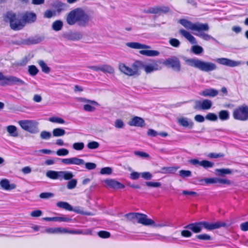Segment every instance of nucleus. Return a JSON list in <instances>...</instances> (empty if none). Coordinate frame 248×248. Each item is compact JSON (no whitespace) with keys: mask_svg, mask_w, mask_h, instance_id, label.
<instances>
[{"mask_svg":"<svg viewBox=\"0 0 248 248\" xmlns=\"http://www.w3.org/2000/svg\"><path fill=\"white\" fill-rule=\"evenodd\" d=\"M66 20L69 25L77 24L80 27H85L92 21V18L82 8H77L67 14Z\"/></svg>","mask_w":248,"mask_h":248,"instance_id":"1","label":"nucleus"},{"mask_svg":"<svg viewBox=\"0 0 248 248\" xmlns=\"http://www.w3.org/2000/svg\"><path fill=\"white\" fill-rule=\"evenodd\" d=\"M179 22L186 29L197 31V32L194 33V34L202 39L205 41L213 40L216 42L218 43V41L215 38L203 32L208 31L209 30V27L207 23L200 22L193 23L185 19H180Z\"/></svg>","mask_w":248,"mask_h":248,"instance_id":"2","label":"nucleus"},{"mask_svg":"<svg viewBox=\"0 0 248 248\" xmlns=\"http://www.w3.org/2000/svg\"><path fill=\"white\" fill-rule=\"evenodd\" d=\"M185 62L188 65L204 72H210L217 68V65L213 62L203 61L197 58L186 59Z\"/></svg>","mask_w":248,"mask_h":248,"instance_id":"3","label":"nucleus"},{"mask_svg":"<svg viewBox=\"0 0 248 248\" xmlns=\"http://www.w3.org/2000/svg\"><path fill=\"white\" fill-rule=\"evenodd\" d=\"M143 67L141 61H136L131 66V67L126 66L123 63H121L119 65V69L121 72L129 76L134 75H139V70Z\"/></svg>","mask_w":248,"mask_h":248,"instance_id":"4","label":"nucleus"},{"mask_svg":"<svg viewBox=\"0 0 248 248\" xmlns=\"http://www.w3.org/2000/svg\"><path fill=\"white\" fill-rule=\"evenodd\" d=\"M5 21H9L11 29L15 31L20 30L25 26L19 16L11 11L6 13Z\"/></svg>","mask_w":248,"mask_h":248,"instance_id":"5","label":"nucleus"},{"mask_svg":"<svg viewBox=\"0 0 248 248\" xmlns=\"http://www.w3.org/2000/svg\"><path fill=\"white\" fill-rule=\"evenodd\" d=\"M19 125L24 130L32 134H36L39 132L38 123L33 120H21L18 122Z\"/></svg>","mask_w":248,"mask_h":248,"instance_id":"6","label":"nucleus"},{"mask_svg":"<svg viewBox=\"0 0 248 248\" xmlns=\"http://www.w3.org/2000/svg\"><path fill=\"white\" fill-rule=\"evenodd\" d=\"M234 119L242 121L248 120V106L243 105L234 109L232 112Z\"/></svg>","mask_w":248,"mask_h":248,"instance_id":"7","label":"nucleus"},{"mask_svg":"<svg viewBox=\"0 0 248 248\" xmlns=\"http://www.w3.org/2000/svg\"><path fill=\"white\" fill-rule=\"evenodd\" d=\"M0 81H2L1 85L2 86H12L14 85L21 86L26 85V83L23 80L16 77L13 76H5L3 74H2Z\"/></svg>","mask_w":248,"mask_h":248,"instance_id":"8","label":"nucleus"},{"mask_svg":"<svg viewBox=\"0 0 248 248\" xmlns=\"http://www.w3.org/2000/svg\"><path fill=\"white\" fill-rule=\"evenodd\" d=\"M125 217L129 220L134 219H138V223L142 225L149 224L151 220H147V216L140 213H129L125 214Z\"/></svg>","mask_w":248,"mask_h":248,"instance_id":"9","label":"nucleus"},{"mask_svg":"<svg viewBox=\"0 0 248 248\" xmlns=\"http://www.w3.org/2000/svg\"><path fill=\"white\" fill-rule=\"evenodd\" d=\"M163 63L166 66L171 68L176 72H179L181 70V62L179 59L175 56L167 59Z\"/></svg>","mask_w":248,"mask_h":248,"instance_id":"10","label":"nucleus"},{"mask_svg":"<svg viewBox=\"0 0 248 248\" xmlns=\"http://www.w3.org/2000/svg\"><path fill=\"white\" fill-rule=\"evenodd\" d=\"M57 233H70L75 234L91 235L92 231L90 229L71 230L67 228L57 227Z\"/></svg>","mask_w":248,"mask_h":248,"instance_id":"11","label":"nucleus"},{"mask_svg":"<svg viewBox=\"0 0 248 248\" xmlns=\"http://www.w3.org/2000/svg\"><path fill=\"white\" fill-rule=\"evenodd\" d=\"M215 61L219 64L231 67L238 66L245 63L242 61H236L226 58H217Z\"/></svg>","mask_w":248,"mask_h":248,"instance_id":"12","label":"nucleus"},{"mask_svg":"<svg viewBox=\"0 0 248 248\" xmlns=\"http://www.w3.org/2000/svg\"><path fill=\"white\" fill-rule=\"evenodd\" d=\"M104 182L106 185L107 187L115 190L123 189L125 187V186L123 184L117 181L115 179H107L104 180Z\"/></svg>","mask_w":248,"mask_h":248,"instance_id":"13","label":"nucleus"},{"mask_svg":"<svg viewBox=\"0 0 248 248\" xmlns=\"http://www.w3.org/2000/svg\"><path fill=\"white\" fill-rule=\"evenodd\" d=\"M188 162L195 166H202L205 169L212 168L215 165L214 163L212 162L206 160L199 161L196 158L190 159L188 161Z\"/></svg>","mask_w":248,"mask_h":248,"instance_id":"14","label":"nucleus"},{"mask_svg":"<svg viewBox=\"0 0 248 248\" xmlns=\"http://www.w3.org/2000/svg\"><path fill=\"white\" fill-rule=\"evenodd\" d=\"M212 105V101L208 99H204L202 101L196 100L194 108L197 110H208L211 108Z\"/></svg>","mask_w":248,"mask_h":248,"instance_id":"15","label":"nucleus"},{"mask_svg":"<svg viewBox=\"0 0 248 248\" xmlns=\"http://www.w3.org/2000/svg\"><path fill=\"white\" fill-rule=\"evenodd\" d=\"M78 100L81 102L88 103L87 104H85L83 106L84 110L88 112H93L95 109V108L94 107L92 106V105H98L97 102L94 100H89L85 98L79 97L78 98Z\"/></svg>","mask_w":248,"mask_h":248,"instance_id":"16","label":"nucleus"},{"mask_svg":"<svg viewBox=\"0 0 248 248\" xmlns=\"http://www.w3.org/2000/svg\"><path fill=\"white\" fill-rule=\"evenodd\" d=\"M202 228H204L207 230L211 231L216 229H218L221 227L226 226L224 222H217L215 223H210L206 221H201Z\"/></svg>","mask_w":248,"mask_h":248,"instance_id":"17","label":"nucleus"},{"mask_svg":"<svg viewBox=\"0 0 248 248\" xmlns=\"http://www.w3.org/2000/svg\"><path fill=\"white\" fill-rule=\"evenodd\" d=\"M44 38L45 37L43 36L36 35L29 37L27 39L22 40L19 44L25 45L37 44L43 41Z\"/></svg>","mask_w":248,"mask_h":248,"instance_id":"18","label":"nucleus"},{"mask_svg":"<svg viewBox=\"0 0 248 248\" xmlns=\"http://www.w3.org/2000/svg\"><path fill=\"white\" fill-rule=\"evenodd\" d=\"M170 11V8L168 6H155L150 7L145 13L148 14H166Z\"/></svg>","mask_w":248,"mask_h":248,"instance_id":"19","label":"nucleus"},{"mask_svg":"<svg viewBox=\"0 0 248 248\" xmlns=\"http://www.w3.org/2000/svg\"><path fill=\"white\" fill-rule=\"evenodd\" d=\"M62 37L68 40L76 41L81 39L83 37V35L79 31L73 32L70 31L63 33Z\"/></svg>","mask_w":248,"mask_h":248,"instance_id":"20","label":"nucleus"},{"mask_svg":"<svg viewBox=\"0 0 248 248\" xmlns=\"http://www.w3.org/2000/svg\"><path fill=\"white\" fill-rule=\"evenodd\" d=\"M184 228L190 230L195 233L201 232L202 230L201 221L189 223L185 226Z\"/></svg>","mask_w":248,"mask_h":248,"instance_id":"21","label":"nucleus"},{"mask_svg":"<svg viewBox=\"0 0 248 248\" xmlns=\"http://www.w3.org/2000/svg\"><path fill=\"white\" fill-rule=\"evenodd\" d=\"M0 186L4 190L11 191L16 187L15 183H10V181L6 178H3L0 181Z\"/></svg>","mask_w":248,"mask_h":248,"instance_id":"22","label":"nucleus"},{"mask_svg":"<svg viewBox=\"0 0 248 248\" xmlns=\"http://www.w3.org/2000/svg\"><path fill=\"white\" fill-rule=\"evenodd\" d=\"M128 124L132 126L142 127L145 125L144 119L138 116H134L128 122Z\"/></svg>","mask_w":248,"mask_h":248,"instance_id":"23","label":"nucleus"},{"mask_svg":"<svg viewBox=\"0 0 248 248\" xmlns=\"http://www.w3.org/2000/svg\"><path fill=\"white\" fill-rule=\"evenodd\" d=\"M51 6L55 9V11L58 13L65 10L68 7L67 4L58 0L53 1L51 4Z\"/></svg>","mask_w":248,"mask_h":248,"instance_id":"24","label":"nucleus"},{"mask_svg":"<svg viewBox=\"0 0 248 248\" xmlns=\"http://www.w3.org/2000/svg\"><path fill=\"white\" fill-rule=\"evenodd\" d=\"M141 63L143 65V67L141 69H144L146 73H150L154 71H156L161 69V67L156 62H154L152 64L145 65L144 62L141 61Z\"/></svg>","mask_w":248,"mask_h":248,"instance_id":"25","label":"nucleus"},{"mask_svg":"<svg viewBox=\"0 0 248 248\" xmlns=\"http://www.w3.org/2000/svg\"><path fill=\"white\" fill-rule=\"evenodd\" d=\"M178 123L181 126L191 129L193 127V121L186 117H181L178 119Z\"/></svg>","mask_w":248,"mask_h":248,"instance_id":"26","label":"nucleus"},{"mask_svg":"<svg viewBox=\"0 0 248 248\" xmlns=\"http://www.w3.org/2000/svg\"><path fill=\"white\" fill-rule=\"evenodd\" d=\"M22 19L24 23H33L36 19L35 14L32 12H26L22 16Z\"/></svg>","mask_w":248,"mask_h":248,"instance_id":"27","label":"nucleus"},{"mask_svg":"<svg viewBox=\"0 0 248 248\" xmlns=\"http://www.w3.org/2000/svg\"><path fill=\"white\" fill-rule=\"evenodd\" d=\"M62 162L65 164H76L78 165H83L84 161L77 157L62 159Z\"/></svg>","mask_w":248,"mask_h":248,"instance_id":"28","label":"nucleus"},{"mask_svg":"<svg viewBox=\"0 0 248 248\" xmlns=\"http://www.w3.org/2000/svg\"><path fill=\"white\" fill-rule=\"evenodd\" d=\"M179 33L184 36L192 44H197V42L196 38L192 35L188 31L181 29L179 30Z\"/></svg>","mask_w":248,"mask_h":248,"instance_id":"29","label":"nucleus"},{"mask_svg":"<svg viewBox=\"0 0 248 248\" xmlns=\"http://www.w3.org/2000/svg\"><path fill=\"white\" fill-rule=\"evenodd\" d=\"M218 91L214 89H208L203 91L200 94L203 96L215 97L218 94Z\"/></svg>","mask_w":248,"mask_h":248,"instance_id":"30","label":"nucleus"},{"mask_svg":"<svg viewBox=\"0 0 248 248\" xmlns=\"http://www.w3.org/2000/svg\"><path fill=\"white\" fill-rule=\"evenodd\" d=\"M126 45L130 48L135 49H144L150 48V46H149L141 44L138 42L127 43Z\"/></svg>","mask_w":248,"mask_h":248,"instance_id":"31","label":"nucleus"},{"mask_svg":"<svg viewBox=\"0 0 248 248\" xmlns=\"http://www.w3.org/2000/svg\"><path fill=\"white\" fill-rule=\"evenodd\" d=\"M61 172L63 171H46V176L51 179L62 180Z\"/></svg>","mask_w":248,"mask_h":248,"instance_id":"32","label":"nucleus"},{"mask_svg":"<svg viewBox=\"0 0 248 248\" xmlns=\"http://www.w3.org/2000/svg\"><path fill=\"white\" fill-rule=\"evenodd\" d=\"M139 53L141 55L149 57L157 56L159 54V51L153 50H141Z\"/></svg>","mask_w":248,"mask_h":248,"instance_id":"33","label":"nucleus"},{"mask_svg":"<svg viewBox=\"0 0 248 248\" xmlns=\"http://www.w3.org/2000/svg\"><path fill=\"white\" fill-rule=\"evenodd\" d=\"M56 204L58 207L67 211H70L73 210V206L66 202H59Z\"/></svg>","mask_w":248,"mask_h":248,"instance_id":"34","label":"nucleus"},{"mask_svg":"<svg viewBox=\"0 0 248 248\" xmlns=\"http://www.w3.org/2000/svg\"><path fill=\"white\" fill-rule=\"evenodd\" d=\"M218 117L221 121H226L229 119L230 113L227 110H222L218 112Z\"/></svg>","mask_w":248,"mask_h":248,"instance_id":"35","label":"nucleus"},{"mask_svg":"<svg viewBox=\"0 0 248 248\" xmlns=\"http://www.w3.org/2000/svg\"><path fill=\"white\" fill-rule=\"evenodd\" d=\"M63 27V22L60 20L55 21L52 24V29L55 31H59Z\"/></svg>","mask_w":248,"mask_h":248,"instance_id":"36","label":"nucleus"},{"mask_svg":"<svg viewBox=\"0 0 248 248\" xmlns=\"http://www.w3.org/2000/svg\"><path fill=\"white\" fill-rule=\"evenodd\" d=\"M66 133L64 129L61 128H56L53 129L52 131V135L54 137H62L64 136Z\"/></svg>","mask_w":248,"mask_h":248,"instance_id":"37","label":"nucleus"},{"mask_svg":"<svg viewBox=\"0 0 248 248\" xmlns=\"http://www.w3.org/2000/svg\"><path fill=\"white\" fill-rule=\"evenodd\" d=\"M100 71L104 73H108L109 74H112L114 72L113 68L107 64L100 65Z\"/></svg>","mask_w":248,"mask_h":248,"instance_id":"38","label":"nucleus"},{"mask_svg":"<svg viewBox=\"0 0 248 248\" xmlns=\"http://www.w3.org/2000/svg\"><path fill=\"white\" fill-rule=\"evenodd\" d=\"M7 131L10 136L16 137L18 136L17 128L15 125H11L7 127Z\"/></svg>","mask_w":248,"mask_h":248,"instance_id":"39","label":"nucleus"},{"mask_svg":"<svg viewBox=\"0 0 248 248\" xmlns=\"http://www.w3.org/2000/svg\"><path fill=\"white\" fill-rule=\"evenodd\" d=\"M38 63L42 69V71L46 74H48L50 71V68L47 66L45 62L43 60H39Z\"/></svg>","mask_w":248,"mask_h":248,"instance_id":"40","label":"nucleus"},{"mask_svg":"<svg viewBox=\"0 0 248 248\" xmlns=\"http://www.w3.org/2000/svg\"><path fill=\"white\" fill-rule=\"evenodd\" d=\"M201 183H203V182L206 185L209 184H217V177H213V178H205L200 180Z\"/></svg>","mask_w":248,"mask_h":248,"instance_id":"41","label":"nucleus"},{"mask_svg":"<svg viewBox=\"0 0 248 248\" xmlns=\"http://www.w3.org/2000/svg\"><path fill=\"white\" fill-rule=\"evenodd\" d=\"M191 52L196 55H199L203 52V48L199 45H194L191 47Z\"/></svg>","mask_w":248,"mask_h":248,"instance_id":"42","label":"nucleus"},{"mask_svg":"<svg viewBox=\"0 0 248 248\" xmlns=\"http://www.w3.org/2000/svg\"><path fill=\"white\" fill-rule=\"evenodd\" d=\"M196 239H199L201 240H203V241L212 240V238L211 237V236L210 235L206 234V233H203V234L197 235L196 236L195 238L193 239V240H196Z\"/></svg>","mask_w":248,"mask_h":248,"instance_id":"43","label":"nucleus"},{"mask_svg":"<svg viewBox=\"0 0 248 248\" xmlns=\"http://www.w3.org/2000/svg\"><path fill=\"white\" fill-rule=\"evenodd\" d=\"M71 211L82 215L91 216L92 213L90 212H84L83 211L80 207L76 206L75 207H73V210Z\"/></svg>","mask_w":248,"mask_h":248,"instance_id":"44","label":"nucleus"},{"mask_svg":"<svg viewBox=\"0 0 248 248\" xmlns=\"http://www.w3.org/2000/svg\"><path fill=\"white\" fill-rule=\"evenodd\" d=\"M28 72L31 76H36L39 72L38 68L34 65H29L28 66Z\"/></svg>","mask_w":248,"mask_h":248,"instance_id":"45","label":"nucleus"},{"mask_svg":"<svg viewBox=\"0 0 248 248\" xmlns=\"http://www.w3.org/2000/svg\"><path fill=\"white\" fill-rule=\"evenodd\" d=\"M49 121L52 123L64 124L65 121L62 118L58 117H52L49 118Z\"/></svg>","mask_w":248,"mask_h":248,"instance_id":"46","label":"nucleus"},{"mask_svg":"<svg viewBox=\"0 0 248 248\" xmlns=\"http://www.w3.org/2000/svg\"><path fill=\"white\" fill-rule=\"evenodd\" d=\"M51 136L50 132L45 130L42 131L40 134V138L43 140H49L51 138Z\"/></svg>","mask_w":248,"mask_h":248,"instance_id":"47","label":"nucleus"},{"mask_svg":"<svg viewBox=\"0 0 248 248\" xmlns=\"http://www.w3.org/2000/svg\"><path fill=\"white\" fill-rule=\"evenodd\" d=\"M97 235L102 238H108L110 236V233L106 231H100L97 232Z\"/></svg>","mask_w":248,"mask_h":248,"instance_id":"48","label":"nucleus"},{"mask_svg":"<svg viewBox=\"0 0 248 248\" xmlns=\"http://www.w3.org/2000/svg\"><path fill=\"white\" fill-rule=\"evenodd\" d=\"M145 185L149 187H158L161 186V184L158 182L148 181L145 182Z\"/></svg>","mask_w":248,"mask_h":248,"instance_id":"49","label":"nucleus"},{"mask_svg":"<svg viewBox=\"0 0 248 248\" xmlns=\"http://www.w3.org/2000/svg\"><path fill=\"white\" fill-rule=\"evenodd\" d=\"M77 185V180L75 179L70 180L67 185V187L69 189H72L74 188Z\"/></svg>","mask_w":248,"mask_h":248,"instance_id":"50","label":"nucleus"},{"mask_svg":"<svg viewBox=\"0 0 248 248\" xmlns=\"http://www.w3.org/2000/svg\"><path fill=\"white\" fill-rule=\"evenodd\" d=\"M63 171V172H61L62 174V180L64 179L65 180H70L72 179V178L73 177V174L71 172Z\"/></svg>","mask_w":248,"mask_h":248,"instance_id":"51","label":"nucleus"},{"mask_svg":"<svg viewBox=\"0 0 248 248\" xmlns=\"http://www.w3.org/2000/svg\"><path fill=\"white\" fill-rule=\"evenodd\" d=\"M55 15L56 11H52L51 10H46L44 13V17L47 18H50Z\"/></svg>","mask_w":248,"mask_h":248,"instance_id":"52","label":"nucleus"},{"mask_svg":"<svg viewBox=\"0 0 248 248\" xmlns=\"http://www.w3.org/2000/svg\"><path fill=\"white\" fill-rule=\"evenodd\" d=\"M232 183V182L228 179L217 177V184H219L218 186L219 185H230Z\"/></svg>","mask_w":248,"mask_h":248,"instance_id":"53","label":"nucleus"},{"mask_svg":"<svg viewBox=\"0 0 248 248\" xmlns=\"http://www.w3.org/2000/svg\"><path fill=\"white\" fill-rule=\"evenodd\" d=\"M217 118V116L213 113H208L205 116L206 119L211 121H216Z\"/></svg>","mask_w":248,"mask_h":248,"instance_id":"54","label":"nucleus"},{"mask_svg":"<svg viewBox=\"0 0 248 248\" xmlns=\"http://www.w3.org/2000/svg\"><path fill=\"white\" fill-rule=\"evenodd\" d=\"M84 147V144L83 142H76L73 144V148L76 150H81Z\"/></svg>","mask_w":248,"mask_h":248,"instance_id":"55","label":"nucleus"},{"mask_svg":"<svg viewBox=\"0 0 248 248\" xmlns=\"http://www.w3.org/2000/svg\"><path fill=\"white\" fill-rule=\"evenodd\" d=\"M99 144L96 141H91L87 145V147L90 149H96L98 148Z\"/></svg>","mask_w":248,"mask_h":248,"instance_id":"56","label":"nucleus"},{"mask_svg":"<svg viewBox=\"0 0 248 248\" xmlns=\"http://www.w3.org/2000/svg\"><path fill=\"white\" fill-rule=\"evenodd\" d=\"M169 43L171 46L175 47H178L180 45V42L176 38L170 39L169 40Z\"/></svg>","mask_w":248,"mask_h":248,"instance_id":"57","label":"nucleus"},{"mask_svg":"<svg viewBox=\"0 0 248 248\" xmlns=\"http://www.w3.org/2000/svg\"><path fill=\"white\" fill-rule=\"evenodd\" d=\"M54 196V194L51 192H42L40 194L39 197L41 199H46L52 198Z\"/></svg>","mask_w":248,"mask_h":248,"instance_id":"58","label":"nucleus"},{"mask_svg":"<svg viewBox=\"0 0 248 248\" xmlns=\"http://www.w3.org/2000/svg\"><path fill=\"white\" fill-rule=\"evenodd\" d=\"M147 220H151V222H150L149 224L144 225V226H151L154 227H162L165 226V225L162 223H156L154 220L152 219L148 218V217Z\"/></svg>","mask_w":248,"mask_h":248,"instance_id":"59","label":"nucleus"},{"mask_svg":"<svg viewBox=\"0 0 248 248\" xmlns=\"http://www.w3.org/2000/svg\"><path fill=\"white\" fill-rule=\"evenodd\" d=\"M134 154L142 158H146L149 157V155L145 152H141V151H135L134 152Z\"/></svg>","mask_w":248,"mask_h":248,"instance_id":"60","label":"nucleus"},{"mask_svg":"<svg viewBox=\"0 0 248 248\" xmlns=\"http://www.w3.org/2000/svg\"><path fill=\"white\" fill-rule=\"evenodd\" d=\"M57 155L59 156H64L68 154L69 151L67 149L64 148H62L59 149L57 152Z\"/></svg>","mask_w":248,"mask_h":248,"instance_id":"61","label":"nucleus"},{"mask_svg":"<svg viewBox=\"0 0 248 248\" xmlns=\"http://www.w3.org/2000/svg\"><path fill=\"white\" fill-rule=\"evenodd\" d=\"M41 232H46L48 233H57V228H48L41 231Z\"/></svg>","mask_w":248,"mask_h":248,"instance_id":"62","label":"nucleus"},{"mask_svg":"<svg viewBox=\"0 0 248 248\" xmlns=\"http://www.w3.org/2000/svg\"><path fill=\"white\" fill-rule=\"evenodd\" d=\"M181 234L184 237H190L192 235V233L188 229L184 230L181 231Z\"/></svg>","mask_w":248,"mask_h":248,"instance_id":"63","label":"nucleus"},{"mask_svg":"<svg viewBox=\"0 0 248 248\" xmlns=\"http://www.w3.org/2000/svg\"><path fill=\"white\" fill-rule=\"evenodd\" d=\"M83 165H85V168L89 170H94L96 167V164L92 162L85 163Z\"/></svg>","mask_w":248,"mask_h":248,"instance_id":"64","label":"nucleus"}]
</instances>
